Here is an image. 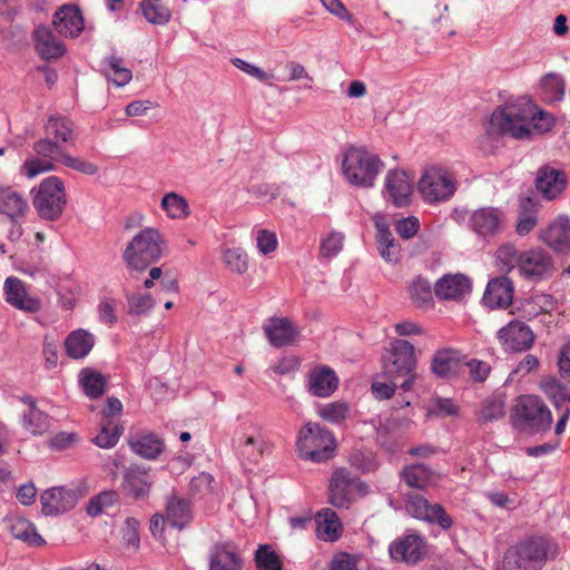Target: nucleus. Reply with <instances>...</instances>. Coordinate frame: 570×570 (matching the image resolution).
Wrapping results in <instances>:
<instances>
[{"mask_svg": "<svg viewBox=\"0 0 570 570\" xmlns=\"http://www.w3.org/2000/svg\"><path fill=\"white\" fill-rule=\"evenodd\" d=\"M462 357L459 351L445 348L436 352L432 360V371L440 377H449L459 373Z\"/></svg>", "mask_w": 570, "mask_h": 570, "instance_id": "72a5a7b5", "label": "nucleus"}, {"mask_svg": "<svg viewBox=\"0 0 570 570\" xmlns=\"http://www.w3.org/2000/svg\"><path fill=\"white\" fill-rule=\"evenodd\" d=\"M95 345V336L83 328L72 331L65 341L67 354L75 360L87 356Z\"/></svg>", "mask_w": 570, "mask_h": 570, "instance_id": "c9c22d12", "label": "nucleus"}, {"mask_svg": "<svg viewBox=\"0 0 570 570\" xmlns=\"http://www.w3.org/2000/svg\"><path fill=\"white\" fill-rule=\"evenodd\" d=\"M498 340L507 351L523 352L534 342V334L529 325L513 320L498 332Z\"/></svg>", "mask_w": 570, "mask_h": 570, "instance_id": "ddd939ff", "label": "nucleus"}, {"mask_svg": "<svg viewBox=\"0 0 570 570\" xmlns=\"http://www.w3.org/2000/svg\"><path fill=\"white\" fill-rule=\"evenodd\" d=\"M264 331L274 347L292 345L299 336L298 328L286 317L271 318Z\"/></svg>", "mask_w": 570, "mask_h": 570, "instance_id": "b1692460", "label": "nucleus"}, {"mask_svg": "<svg viewBox=\"0 0 570 570\" xmlns=\"http://www.w3.org/2000/svg\"><path fill=\"white\" fill-rule=\"evenodd\" d=\"M27 199L10 187L0 186V213L12 222L23 217L28 210Z\"/></svg>", "mask_w": 570, "mask_h": 570, "instance_id": "2f4dec72", "label": "nucleus"}, {"mask_svg": "<svg viewBox=\"0 0 570 570\" xmlns=\"http://www.w3.org/2000/svg\"><path fill=\"white\" fill-rule=\"evenodd\" d=\"M160 206L171 219H185L190 215L187 199L175 191L165 194Z\"/></svg>", "mask_w": 570, "mask_h": 570, "instance_id": "c03bdc74", "label": "nucleus"}, {"mask_svg": "<svg viewBox=\"0 0 570 570\" xmlns=\"http://www.w3.org/2000/svg\"><path fill=\"white\" fill-rule=\"evenodd\" d=\"M296 445L302 459L316 463L332 458L336 448L333 434L312 422L301 429Z\"/></svg>", "mask_w": 570, "mask_h": 570, "instance_id": "423d86ee", "label": "nucleus"}, {"mask_svg": "<svg viewBox=\"0 0 570 570\" xmlns=\"http://www.w3.org/2000/svg\"><path fill=\"white\" fill-rule=\"evenodd\" d=\"M52 24L59 35L73 38L82 31L83 18L77 7L65 4L55 13Z\"/></svg>", "mask_w": 570, "mask_h": 570, "instance_id": "bb28decb", "label": "nucleus"}, {"mask_svg": "<svg viewBox=\"0 0 570 570\" xmlns=\"http://www.w3.org/2000/svg\"><path fill=\"white\" fill-rule=\"evenodd\" d=\"M47 137L59 144H72L75 137V124L65 116L51 115L43 126Z\"/></svg>", "mask_w": 570, "mask_h": 570, "instance_id": "473e14b6", "label": "nucleus"}, {"mask_svg": "<svg viewBox=\"0 0 570 570\" xmlns=\"http://www.w3.org/2000/svg\"><path fill=\"white\" fill-rule=\"evenodd\" d=\"M406 510L412 517L430 523H438L444 530L452 527V519L445 513L443 508L438 503L431 504L420 494L409 497Z\"/></svg>", "mask_w": 570, "mask_h": 570, "instance_id": "4468645a", "label": "nucleus"}, {"mask_svg": "<svg viewBox=\"0 0 570 570\" xmlns=\"http://www.w3.org/2000/svg\"><path fill=\"white\" fill-rule=\"evenodd\" d=\"M122 426L114 424L111 420H108L101 425L99 433L94 439V443L102 449L114 448L122 434Z\"/></svg>", "mask_w": 570, "mask_h": 570, "instance_id": "09e8293b", "label": "nucleus"}, {"mask_svg": "<svg viewBox=\"0 0 570 570\" xmlns=\"http://www.w3.org/2000/svg\"><path fill=\"white\" fill-rule=\"evenodd\" d=\"M413 193V179L403 170H390L385 177L384 194L396 207L406 206Z\"/></svg>", "mask_w": 570, "mask_h": 570, "instance_id": "f3484780", "label": "nucleus"}, {"mask_svg": "<svg viewBox=\"0 0 570 570\" xmlns=\"http://www.w3.org/2000/svg\"><path fill=\"white\" fill-rule=\"evenodd\" d=\"M140 10L145 19L153 24L165 26L171 19V11L168 7L149 0L140 2Z\"/></svg>", "mask_w": 570, "mask_h": 570, "instance_id": "49530a36", "label": "nucleus"}, {"mask_svg": "<svg viewBox=\"0 0 570 570\" xmlns=\"http://www.w3.org/2000/svg\"><path fill=\"white\" fill-rule=\"evenodd\" d=\"M255 561L258 570H281L282 562L275 551L268 546H262L256 551Z\"/></svg>", "mask_w": 570, "mask_h": 570, "instance_id": "864d4df0", "label": "nucleus"}, {"mask_svg": "<svg viewBox=\"0 0 570 570\" xmlns=\"http://www.w3.org/2000/svg\"><path fill=\"white\" fill-rule=\"evenodd\" d=\"M540 239L556 253L570 254V218L557 217L540 232Z\"/></svg>", "mask_w": 570, "mask_h": 570, "instance_id": "aec40b11", "label": "nucleus"}, {"mask_svg": "<svg viewBox=\"0 0 570 570\" xmlns=\"http://www.w3.org/2000/svg\"><path fill=\"white\" fill-rule=\"evenodd\" d=\"M382 167L377 156L358 147L347 149L343 160V174L354 186L372 187Z\"/></svg>", "mask_w": 570, "mask_h": 570, "instance_id": "20e7f679", "label": "nucleus"}, {"mask_svg": "<svg viewBox=\"0 0 570 570\" xmlns=\"http://www.w3.org/2000/svg\"><path fill=\"white\" fill-rule=\"evenodd\" d=\"M357 562L358 559L355 556L341 552L333 558L330 570H358Z\"/></svg>", "mask_w": 570, "mask_h": 570, "instance_id": "774afa93", "label": "nucleus"}, {"mask_svg": "<svg viewBox=\"0 0 570 570\" xmlns=\"http://www.w3.org/2000/svg\"><path fill=\"white\" fill-rule=\"evenodd\" d=\"M317 529L316 533L318 539L327 542H334L338 539L342 530V524L337 514L330 510L324 509L316 514Z\"/></svg>", "mask_w": 570, "mask_h": 570, "instance_id": "e433bc0d", "label": "nucleus"}, {"mask_svg": "<svg viewBox=\"0 0 570 570\" xmlns=\"http://www.w3.org/2000/svg\"><path fill=\"white\" fill-rule=\"evenodd\" d=\"M20 402L26 406L21 416V424L32 435H42L49 430V416L37 406L36 400L30 395H22Z\"/></svg>", "mask_w": 570, "mask_h": 570, "instance_id": "a878e982", "label": "nucleus"}, {"mask_svg": "<svg viewBox=\"0 0 570 570\" xmlns=\"http://www.w3.org/2000/svg\"><path fill=\"white\" fill-rule=\"evenodd\" d=\"M409 296L416 307L426 308L432 305L433 293L430 282L416 276L407 286Z\"/></svg>", "mask_w": 570, "mask_h": 570, "instance_id": "37998d69", "label": "nucleus"}, {"mask_svg": "<svg viewBox=\"0 0 570 570\" xmlns=\"http://www.w3.org/2000/svg\"><path fill=\"white\" fill-rule=\"evenodd\" d=\"M556 308V299L544 293H535L523 299L519 307V314L525 320H533L541 314L551 313Z\"/></svg>", "mask_w": 570, "mask_h": 570, "instance_id": "7c9ffc66", "label": "nucleus"}, {"mask_svg": "<svg viewBox=\"0 0 570 570\" xmlns=\"http://www.w3.org/2000/svg\"><path fill=\"white\" fill-rule=\"evenodd\" d=\"M129 445L136 454L148 460L156 459L164 449L161 440L153 433L142 434L131 439L129 441Z\"/></svg>", "mask_w": 570, "mask_h": 570, "instance_id": "a19ab883", "label": "nucleus"}, {"mask_svg": "<svg viewBox=\"0 0 570 570\" xmlns=\"http://www.w3.org/2000/svg\"><path fill=\"white\" fill-rule=\"evenodd\" d=\"M227 268L237 274H244L248 269V258L242 248H228L223 254Z\"/></svg>", "mask_w": 570, "mask_h": 570, "instance_id": "3c124183", "label": "nucleus"}, {"mask_svg": "<svg viewBox=\"0 0 570 570\" xmlns=\"http://www.w3.org/2000/svg\"><path fill=\"white\" fill-rule=\"evenodd\" d=\"M235 442L239 458L247 464H257L267 450V442L259 432L244 433Z\"/></svg>", "mask_w": 570, "mask_h": 570, "instance_id": "c85d7f7f", "label": "nucleus"}, {"mask_svg": "<svg viewBox=\"0 0 570 570\" xmlns=\"http://www.w3.org/2000/svg\"><path fill=\"white\" fill-rule=\"evenodd\" d=\"M521 253L518 252L514 245L503 244L497 250V259L500 264V268L505 272H510L515 266L519 267V256Z\"/></svg>", "mask_w": 570, "mask_h": 570, "instance_id": "5fc2aeb1", "label": "nucleus"}, {"mask_svg": "<svg viewBox=\"0 0 570 570\" xmlns=\"http://www.w3.org/2000/svg\"><path fill=\"white\" fill-rule=\"evenodd\" d=\"M79 382L85 393L91 399H98L105 392L106 377L91 370H82L79 375Z\"/></svg>", "mask_w": 570, "mask_h": 570, "instance_id": "a18cd8bd", "label": "nucleus"}, {"mask_svg": "<svg viewBox=\"0 0 570 570\" xmlns=\"http://www.w3.org/2000/svg\"><path fill=\"white\" fill-rule=\"evenodd\" d=\"M519 271L529 279H541L552 273V258L541 248L522 252L519 256Z\"/></svg>", "mask_w": 570, "mask_h": 570, "instance_id": "2eb2a0df", "label": "nucleus"}, {"mask_svg": "<svg viewBox=\"0 0 570 570\" xmlns=\"http://www.w3.org/2000/svg\"><path fill=\"white\" fill-rule=\"evenodd\" d=\"M338 386L336 373L326 365L316 366L307 376L308 392L317 397L331 396Z\"/></svg>", "mask_w": 570, "mask_h": 570, "instance_id": "5701e85b", "label": "nucleus"}, {"mask_svg": "<svg viewBox=\"0 0 570 570\" xmlns=\"http://www.w3.org/2000/svg\"><path fill=\"white\" fill-rule=\"evenodd\" d=\"M122 489L135 499L147 497L150 491V481L147 472L139 468L127 469L124 474Z\"/></svg>", "mask_w": 570, "mask_h": 570, "instance_id": "f704fd0d", "label": "nucleus"}, {"mask_svg": "<svg viewBox=\"0 0 570 570\" xmlns=\"http://www.w3.org/2000/svg\"><path fill=\"white\" fill-rule=\"evenodd\" d=\"M376 441L387 452H394L397 449L396 432L387 423H380L376 428Z\"/></svg>", "mask_w": 570, "mask_h": 570, "instance_id": "13d9d810", "label": "nucleus"}, {"mask_svg": "<svg viewBox=\"0 0 570 570\" xmlns=\"http://www.w3.org/2000/svg\"><path fill=\"white\" fill-rule=\"evenodd\" d=\"M504 414V403L501 400L493 399L484 403L479 412V420L489 422L502 417Z\"/></svg>", "mask_w": 570, "mask_h": 570, "instance_id": "052dcab7", "label": "nucleus"}, {"mask_svg": "<svg viewBox=\"0 0 570 570\" xmlns=\"http://www.w3.org/2000/svg\"><path fill=\"white\" fill-rule=\"evenodd\" d=\"M367 485L354 478L346 469H337L330 481V503L347 508L356 495H364Z\"/></svg>", "mask_w": 570, "mask_h": 570, "instance_id": "9b49d317", "label": "nucleus"}, {"mask_svg": "<svg viewBox=\"0 0 570 570\" xmlns=\"http://www.w3.org/2000/svg\"><path fill=\"white\" fill-rule=\"evenodd\" d=\"M567 175L560 169L549 166L539 168L535 178V188L547 200L557 199L566 190Z\"/></svg>", "mask_w": 570, "mask_h": 570, "instance_id": "412c9836", "label": "nucleus"}, {"mask_svg": "<svg viewBox=\"0 0 570 570\" xmlns=\"http://www.w3.org/2000/svg\"><path fill=\"white\" fill-rule=\"evenodd\" d=\"M323 7L332 14L350 24L354 23V18L341 0H321Z\"/></svg>", "mask_w": 570, "mask_h": 570, "instance_id": "69168bd1", "label": "nucleus"}, {"mask_svg": "<svg viewBox=\"0 0 570 570\" xmlns=\"http://www.w3.org/2000/svg\"><path fill=\"white\" fill-rule=\"evenodd\" d=\"M420 229V220L415 216H409L400 219L395 224L396 233L404 239L414 237Z\"/></svg>", "mask_w": 570, "mask_h": 570, "instance_id": "680f3d73", "label": "nucleus"}, {"mask_svg": "<svg viewBox=\"0 0 570 570\" xmlns=\"http://www.w3.org/2000/svg\"><path fill=\"white\" fill-rule=\"evenodd\" d=\"M256 244L258 250L262 254L267 255L269 253H273L277 248L278 243L275 233L266 229H261L257 232Z\"/></svg>", "mask_w": 570, "mask_h": 570, "instance_id": "e2e57ef3", "label": "nucleus"}, {"mask_svg": "<svg viewBox=\"0 0 570 570\" xmlns=\"http://www.w3.org/2000/svg\"><path fill=\"white\" fill-rule=\"evenodd\" d=\"M61 164L70 169H73L78 173L88 176L96 175L99 170V167L96 164L83 158L73 157L68 153H66V155L63 156V160Z\"/></svg>", "mask_w": 570, "mask_h": 570, "instance_id": "4d7b16f0", "label": "nucleus"}, {"mask_svg": "<svg viewBox=\"0 0 570 570\" xmlns=\"http://www.w3.org/2000/svg\"><path fill=\"white\" fill-rule=\"evenodd\" d=\"M102 65L106 78L117 87H124L132 79L131 70L124 66V60L119 57H107Z\"/></svg>", "mask_w": 570, "mask_h": 570, "instance_id": "79ce46f5", "label": "nucleus"}, {"mask_svg": "<svg viewBox=\"0 0 570 570\" xmlns=\"http://www.w3.org/2000/svg\"><path fill=\"white\" fill-rule=\"evenodd\" d=\"M77 493L65 487H53L40 495L41 512L45 515H58L71 510L77 503Z\"/></svg>", "mask_w": 570, "mask_h": 570, "instance_id": "dca6fc26", "label": "nucleus"}, {"mask_svg": "<svg viewBox=\"0 0 570 570\" xmlns=\"http://www.w3.org/2000/svg\"><path fill=\"white\" fill-rule=\"evenodd\" d=\"M166 520L174 528L183 529L191 521L189 503L177 497L168 499L166 504Z\"/></svg>", "mask_w": 570, "mask_h": 570, "instance_id": "58836bf2", "label": "nucleus"}, {"mask_svg": "<svg viewBox=\"0 0 570 570\" xmlns=\"http://www.w3.org/2000/svg\"><path fill=\"white\" fill-rule=\"evenodd\" d=\"M165 239L156 228L140 230L128 243L122 257L130 271L141 272L157 262L164 254Z\"/></svg>", "mask_w": 570, "mask_h": 570, "instance_id": "7ed1b4c3", "label": "nucleus"}, {"mask_svg": "<svg viewBox=\"0 0 570 570\" xmlns=\"http://www.w3.org/2000/svg\"><path fill=\"white\" fill-rule=\"evenodd\" d=\"M32 149L37 157L28 158L21 168L28 178L55 170L57 164H61L66 155L62 145L47 136L35 141Z\"/></svg>", "mask_w": 570, "mask_h": 570, "instance_id": "1a4fd4ad", "label": "nucleus"}, {"mask_svg": "<svg viewBox=\"0 0 570 570\" xmlns=\"http://www.w3.org/2000/svg\"><path fill=\"white\" fill-rule=\"evenodd\" d=\"M10 531L12 535L29 546L41 547L45 544L43 538L38 533L36 525L22 517H16L10 521Z\"/></svg>", "mask_w": 570, "mask_h": 570, "instance_id": "ea45409f", "label": "nucleus"}, {"mask_svg": "<svg viewBox=\"0 0 570 570\" xmlns=\"http://www.w3.org/2000/svg\"><path fill=\"white\" fill-rule=\"evenodd\" d=\"M35 48L42 59H57L65 53L63 45L47 26H38L33 31Z\"/></svg>", "mask_w": 570, "mask_h": 570, "instance_id": "c756f323", "label": "nucleus"}, {"mask_svg": "<svg viewBox=\"0 0 570 570\" xmlns=\"http://www.w3.org/2000/svg\"><path fill=\"white\" fill-rule=\"evenodd\" d=\"M379 243V252L384 261L394 263L399 259L400 247L395 243L393 235L376 237Z\"/></svg>", "mask_w": 570, "mask_h": 570, "instance_id": "bf43d9fd", "label": "nucleus"}, {"mask_svg": "<svg viewBox=\"0 0 570 570\" xmlns=\"http://www.w3.org/2000/svg\"><path fill=\"white\" fill-rule=\"evenodd\" d=\"M6 299L18 309L35 313L40 309L39 299L30 296L23 283L17 277H8L4 282Z\"/></svg>", "mask_w": 570, "mask_h": 570, "instance_id": "cd10ccee", "label": "nucleus"}, {"mask_svg": "<svg viewBox=\"0 0 570 570\" xmlns=\"http://www.w3.org/2000/svg\"><path fill=\"white\" fill-rule=\"evenodd\" d=\"M344 238L345 237L343 233L336 230L331 232L321 242V256L326 258H332L336 256L343 249Z\"/></svg>", "mask_w": 570, "mask_h": 570, "instance_id": "603ef678", "label": "nucleus"}, {"mask_svg": "<svg viewBox=\"0 0 570 570\" xmlns=\"http://www.w3.org/2000/svg\"><path fill=\"white\" fill-rule=\"evenodd\" d=\"M118 499V494L115 491H105L91 499L87 507L88 514L96 517L100 514L105 509L111 507Z\"/></svg>", "mask_w": 570, "mask_h": 570, "instance_id": "6e6d98bb", "label": "nucleus"}, {"mask_svg": "<svg viewBox=\"0 0 570 570\" xmlns=\"http://www.w3.org/2000/svg\"><path fill=\"white\" fill-rule=\"evenodd\" d=\"M402 478L409 487L415 489H424L439 480V475L424 464L405 466L402 472Z\"/></svg>", "mask_w": 570, "mask_h": 570, "instance_id": "4c0bfd02", "label": "nucleus"}, {"mask_svg": "<svg viewBox=\"0 0 570 570\" xmlns=\"http://www.w3.org/2000/svg\"><path fill=\"white\" fill-rule=\"evenodd\" d=\"M513 284L508 277L492 278L483 294V303L490 308H507L513 299Z\"/></svg>", "mask_w": 570, "mask_h": 570, "instance_id": "393cba45", "label": "nucleus"}, {"mask_svg": "<svg viewBox=\"0 0 570 570\" xmlns=\"http://www.w3.org/2000/svg\"><path fill=\"white\" fill-rule=\"evenodd\" d=\"M66 204V189L60 178L51 176L39 185L33 206L41 218L57 220L62 215Z\"/></svg>", "mask_w": 570, "mask_h": 570, "instance_id": "9d476101", "label": "nucleus"}, {"mask_svg": "<svg viewBox=\"0 0 570 570\" xmlns=\"http://www.w3.org/2000/svg\"><path fill=\"white\" fill-rule=\"evenodd\" d=\"M553 117L531 102L519 101L493 111L488 126L489 135H509L517 139L549 131Z\"/></svg>", "mask_w": 570, "mask_h": 570, "instance_id": "f257e3e1", "label": "nucleus"}, {"mask_svg": "<svg viewBox=\"0 0 570 570\" xmlns=\"http://www.w3.org/2000/svg\"><path fill=\"white\" fill-rule=\"evenodd\" d=\"M350 412L347 403L336 401L321 406L317 414L332 424H341L350 416Z\"/></svg>", "mask_w": 570, "mask_h": 570, "instance_id": "de8ad7c7", "label": "nucleus"}, {"mask_svg": "<svg viewBox=\"0 0 570 570\" xmlns=\"http://www.w3.org/2000/svg\"><path fill=\"white\" fill-rule=\"evenodd\" d=\"M128 313L130 315L140 316L149 313L156 305V298L151 294L136 293L127 297Z\"/></svg>", "mask_w": 570, "mask_h": 570, "instance_id": "8fccbe9b", "label": "nucleus"}, {"mask_svg": "<svg viewBox=\"0 0 570 570\" xmlns=\"http://www.w3.org/2000/svg\"><path fill=\"white\" fill-rule=\"evenodd\" d=\"M208 570H242L243 559L235 543H215L208 553Z\"/></svg>", "mask_w": 570, "mask_h": 570, "instance_id": "6ab92c4d", "label": "nucleus"}, {"mask_svg": "<svg viewBox=\"0 0 570 570\" xmlns=\"http://www.w3.org/2000/svg\"><path fill=\"white\" fill-rule=\"evenodd\" d=\"M458 189V181L449 168L433 165L428 167L419 183L417 190L428 204H439L449 200Z\"/></svg>", "mask_w": 570, "mask_h": 570, "instance_id": "0eeeda50", "label": "nucleus"}, {"mask_svg": "<svg viewBox=\"0 0 570 570\" xmlns=\"http://www.w3.org/2000/svg\"><path fill=\"white\" fill-rule=\"evenodd\" d=\"M468 228L479 238L491 240L504 228V213L492 206H483L471 210Z\"/></svg>", "mask_w": 570, "mask_h": 570, "instance_id": "f8f14e48", "label": "nucleus"}, {"mask_svg": "<svg viewBox=\"0 0 570 570\" xmlns=\"http://www.w3.org/2000/svg\"><path fill=\"white\" fill-rule=\"evenodd\" d=\"M434 292L442 301H461L471 292V282L461 273L446 274L435 283Z\"/></svg>", "mask_w": 570, "mask_h": 570, "instance_id": "4be33fe9", "label": "nucleus"}, {"mask_svg": "<svg viewBox=\"0 0 570 570\" xmlns=\"http://www.w3.org/2000/svg\"><path fill=\"white\" fill-rule=\"evenodd\" d=\"M232 63L239 70L244 71L245 73H247L261 81L266 82L273 78V75L265 72L259 67L252 65L240 58L232 59Z\"/></svg>", "mask_w": 570, "mask_h": 570, "instance_id": "0e129e2a", "label": "nucleus"}, {"mask_svg": "<svg viewBox=\"0 0 570 570\" xmlns=\"http://www.w3.org/2000/svg\"><path fill=\"white\" fill-rule=\"evenodd\" d=\"M116 303L112 298H104L98 304V315L102 323L112 325L117 322V315L115 313Z\"/></svg>", "mask_w": 570, "mask_h": 570, "instance_id": "338daca9", "label": "nucleus"}, {"mask_svg": "<svg viewBox=\"0 0 570 570\" xmlns=\"http://www.w3.org/2000/svg\"><path fill=\"white\" fill-rule=\"evenodd\" d=\"M384 374L392 380L404 377L403 391H409L415 379L416 358L414 346L405 340H395L382 355Z\"/></svg>", "mask_w": 570, "mask_h": 570, "instance_id": "39448f33", "label": "nucleus"}, {"mask_svg": "<svg viewBox=\"0 0 570 570\" xmlns=\"http://www.w3.org/2000/svg\"><path fill=\"white\" fill-rule=\"evenodd\" d=\"M559 556V546L551 538L530 535L511 546L503 557L504 570H541L548 560Z\"/></svg>", "mask_w": 570, "mask_h": 570, "instance_id": "f03ea898", "label": "nucleus"}, {"mask_svg": "<svg viewBox=\"0 0 570 570\" xmlns=\"http://www.w3.org/2000/svg\"><path fill=\"white\" fill-rule=\"evenodd\" d=\"M389 552L392 559L410 564L417 563L426 553V546L417 534L410 533L391 543Z\"/></svg>", "mask_w": 570, "mask_h": 570, "instance_id": "a211bd4d", "label": "nucleus"}, {"mask_svg": "<svg viewBox=\"0 0 570 570\" xmlns=\"http://www.w3.org/2000/svg\"><path fill=\"white\" fill-rule=\"evenodd\" d=\"M515 425L529 433H542L552 424V414L543 401L534 395H523L518 399L514 407Z\"/></svg>", "mask_w": 570, "mask_h": 570, "instance_id": "6e6552de", "label": "nucleus"}]
</instances>
